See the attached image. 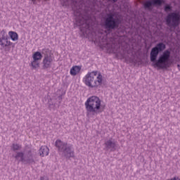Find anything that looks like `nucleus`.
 Listing matches in <instances>:
<instances>
[{
  "instance_id": "16",
  "label": "nucleus",
  "mask_w": 180,
  "mask_h": 180,
  "mask_svg": "<svg viewBox=\"0 0 180 180\" xmlns=\"http://www.w3.org/2000/svg\"><path fill=\"white\" fill-rule=\"evenodd\" d=\"M56 98H49L48 100V105H49V108L50 109V110H54V109H56Z\"/></svg>"
},
{
  "instance_id": "18",
  "label": "nucleus",
  "mask_w": 180,
  "mask_h": 180,
  "mask_svg": "<svg viewBox=\"0 0 180 180\" xmlns=\"http://www.w3.org/2000/svg\"><path fill=\"white\" fill-rule=\"evenodd\" d=\"M87 22L88 21L84 18L80 20L77 19L76 20V23L78 26H84V25H86Z\"/></svg>"
},
{
  "instance_id": "14",
  "label": "nucleus",
  "mask_w": 180,
  "mask_h": 180,
  "mask_svg": "<svg viewBox=\"0 0 180 180\" xmlns=\"http://www.w3.org/2000/svg\"><path fill=\"white\" fill-rule=\"evenodd\" d=\"M14 158H15L16 161H18V162L24 163L25 153L23 152H17Z\"/></svg>"
},
{
  "instance_id": "13",
  "label": "nucleus",
  "mask_w": 180,
  "mask_h": 180,
  "mask_svg": "<svg viewBox=\"0 0 180 180\" xmlns=\"http://www.w3.org/2000/svg\"><path fill=\"white\" fill-rule=\"evenodd\" d=\"M79 72H81V66H78V65L73 66L70 71V74L72 77H75V75H78Z\"/></svg>"
},
{
  "instance_id": "9",
  "label": "nucleus",
  "mask_w": 180,
  "mask_h": 180,
  "mask_svg": "<svg viewBox=\"0 0 180 180\" xmlns=\"http://www.w3.org/2000/svg\"><path fill=\"white\" fill-rule=\"evenodd\" d=\"M36 155L33 153L32 150H30L24 156V163L23 164H36V160H34Z\"/></svg>"
},
{
  "instance_id": "29",
  "label": "nucleus",
  "mask_w": 180,
  "mask_h": 180,
  "mask_svg": "<svg viewBox=\"0 0 180 180\" xmlns=\"http://www.w3.org/2000/svg\"><path fill=\"white\" fill-rule=\"evenodd\" d=\"M32 2H35L36 0H32Z\"/></svg>"
},
{
  "instance_id": "28",
  "label": "nucleus",
  "mask_w": 180,
  "mask_h": 180,
  "mask_svg": "<svg viewBox=\"0 0 180 180\" xmlns=\"http://www.w3.org/2000/svg\"><path fill=\"white\" fill-rule=\"evenodd\" d=\"M79 19H81V15H79Z\"/></svg>"
},
{
  "instance_id": "15",
  "label": "nucleus",
  "mask_w": 180,
  "mask_h": 180,
  "mask_svg": "<svg viewBox=\"0 0 180 180\" xmlns=\"http://www.w3.org/2000/svg\"><path fill=\"white\" fill-rule=\"evenodd\" d=\"M8 36L12 41H18V40H19V34H18L16 32L9 31Z\"/></svg>"
},
{
  "instance_id": "20",
  "label": "nucleus",
  "mask_w": 180,
  "mask_h": 180,
  "mask_svg": "<svg viewBox=\"0 0 180 180\" xmlns=\"http://www.w3.org/2000/svg\"><path fill=\"white\" fill-rule=\"evenodd\" d=\"M22 146L18 143H13L11 146V150H13V151H16L18 150H20Z\"/></svg>"
},
{
  "instance_id": "6",
  "label": "nucleus",
  "mask_w": 180,
  "mask_h": 180,
  "mask_svg": "<svg viewBox=\"0 0 180 180\" xmlns=\"http://www.w3.org/2000/svg\"><path fill=\"white\" fill-rule=\"evenodd\" d=\"M164 50H165V44L163 43L158 44L157 46L153 48L150 51V61L152 63H155V60H157L159 53Z\"/></svg>"
},
{
  "instance_id": "3",
  "label": "nucleus",
  "mask_w": 180,
  "mask_h": 180,
  "mask_svg": "<svg viewBox=\"0 0 180 180\" xmlns=\"http://www.w3.org/2000/svg\"><path fill=\"white\" fill-rule=\"evenodd\" d=\"M55 146L57 147L58 151L62 153V156L67 160H70V158H74V157H75L72 145H68V143L58 139L55 142Z\"/></svg>"
},
{
  "instance_id": "17",
  "label": "nucleus",
  "mask_w": 180,
  "mask_h": 180,
  "mask_svg": "<svg viewBox=\"0 0 180 180\" xmlns=\"http://www.w3.org/2000/svg\"><path fill=\"white\" fill-rule=\"evenodd\" d=\"M32 58L35 61H40L43 58V55H41V53L37 51L33 53Z\"/></svg>"
},
{
  "instance_id": "5",
  "label": "nucleus",
  "mask_w": 180,
  "mask_h": 180,
  "mask_svg": "<svg viewBox=\"0 0 180 180\" xmlns=\"http://www.w3.org/2000/svg\"><path fill=\"white\" fill-rule=\"evenodd\" d=\"M179 14L176 13L169 14L166 18L167 26H172L173 27L178 26V25H179Z\"/></svg>"
},
{
  "instance_id": "21",
  "label": "nucleus",
  "mask_w": 180,
  "mask_h": 180,
  "mask_svg": "<svg viewBox=\"0 0 180 180\" xmlns=\"http://www.w3.org/2000/svg\"><path fill=\"white\" fill-rule=\"evenodd\" d=\"M163 0H152V3L153 5H162Z\"/></svg>"
},
{
  "instance_id": "11",
  "label": "nucleus",
  "mask_w": 180,
  "mask_h": 180,
  "mask_svg": "<svg viewBox=\"0 0 180 180\" xmlns=\"http://www.w3.org/2000/svg\"><path fill=\"white\" fill-rule=\"evenodd\" d=\"M104 145L106 150H110V151H116V143L112 141V139L105 141Z\"/></svg>"
},
{
  "instance_id": "23",
  "label": "nucleus",
  "mask_w": 180,
  "mask_h": 180,
  "mask_svg": "<svg viewBox=\"0 0 180 180\" xmlns=\"http://www.w3.org/2000/svg\"><path fill=\"white\" fill-rule=\"evenodd\" d=\"M63 95H65V92L57 97V99L59 101V105L61 103V101H63Z\"/></svg>"
},
{
  "instance_id": "25",
  "label": "nucleus",
  "mask_w": 180,
  "mask_h": 180,
  "mask_svg": "<svg viewBox=\"0 0 180 180\" xmlns=\"http://www.w3.org/2000/svg\"><path fill=\"white\" fill-rule=\"evenodd\" d=\"M169 180H180L179 177L175 176L174 177L170 179Z\"/></svg>"
},
{
  "instance_id": "4",
  "label": "nucleus",
  "mask_w": 180,
  "mask_h": 180,
  "mask_svg": "<svg viewBox=\"0 0 180 180\" xmlns=\"http://www.w3.org/2000/svg\"><path fill=\"white\" fill-rule=\"evenodd\" d=\"M169 57H171V52L169 51H165L153 64V67L160 69L167 68V64L169 61Z\"/></svg>"
},
{
  "instance_id": "12",
  "label": "nucleus",
  "mask_w": 180,
  "mask_h": 180,
  "mask_svg": "<svg viewBox=\"0 0 180 180\" xmlns=\"http://www.w3.org/2000/svg\"><path fill=\"white\" fill-rule=\"evenodd\" d=\"M49 152L50 149H49L47 146H42L39 150V154L40 157H44L45 155H47Z\"/></svg>"
},
{
  "instance_id": "19",
  "label": "nucleus",
  "mask_w": 180,
  "mask_h": 180,
  "mask_svg": "<svg viewBox=\"0 0 180 180\" xmlns=\"http://www.w3.org/2000/svg\"><path fill=\"white\" fill-rule=\"evenodd\" d=\"M31 65H32V68H39L40 63H39V60H33L31 62Z\"/></svg>"
},
{
  "instance_id": "10",
  "label": "nucleus",
  "mask_w": 180,
  "mask_h": 180,
  "mask_svg": "<svg viewBox=\"0 0 180 180\" xmlns=\"http://www.w3.org/2000/svg\"><path fill=\"white\" fill-rule=\"evenodd\" d=\"M53 60L54 56L52 53H47L46 55H45L43 60L44 68H50V67H51V63H53Z\"/></svg>"
},
{
  "instance_id": "8",
  "label": "nucleus",
  "mask_w": 180,
  "mask_h": 180,
  "mask_svg": "<svg viewBox=\"0 0 180 180\" xmlns=\"http://www.w3.org/2000/svg\"><path fill=\"white\" fill-rule=\"evenodd\" d=\"M118 22V19H114L113 15H110L105 20V27L107 29H115V27H117L119 25Z\"/></svg>"
},
{
  "instance_id": "22",
  "label": "nucleus",
  "mask_w": 180,
  "mask_h": 180,
  "mask_svg": "<svg viewBox=\"0 0 180 180\" xmlns=\"http://www.w3.org/2000/svg\"><path fill=\"white\" fill-rule=\"evenodd\" d=\"M153 2L148 1L144 3L143 6L144 8H151V6H153Z\"/></svg>"
},
{
  "instance_id": "2",
  "label": "nucleus",
  "mask_w": 180,
  "mask_h": 180,
  "mask_svg": "<svg viewBox=\"0 0 180 180\" xmlns=\"http://www.w3.org/2000/svg\"><path fill=\"white\" fill-rule=\"evenodd\" d=\"M103 77L101 72L93 71L88 72L83 78V82L90 88H97L102 85Z\"/></svg>"
},
{
  "instance_id": "26",
  "label": "nucleus",
  "mask_w": 180,
  "mask_h": 180,
  "mask_svg": "<svg viewBox=\"0 0 180 180\" xmlns=\"http://www.w3.org/2000/svg\"><path fill=\"white\" fill-rule=\"evenodd\" d=\"M40 180H48L47 178L42 176L40 178Z\"/></svg>"
},
{
  "instance_id": "24",
  "label": "nucleus",
  "mask_w": 180,
  "mask_h": 180,
  "mask_svg": "<svg viewBox=\"0 0 180 180\" xmlns=\"http://www.w3.org/2000/svg\"><path fill=\"white\" fill-rule=\"evenodd\" d=\"M165 12H168V11H171V6H166L165 7Z\"/></svg>"
},
{
  "instance_id": "7",
  "label": "nucleus",
  "mask_w": 180,
  "mask_h": 180,
  "mask_svg": "<svg viewBox=\"0 0 180 180\" xmlns=\"http://www.w3.org/2000/svg\"><path fill=\"white\" fill-rule=\"evenodd\" d=\"M13 43H12L8 39V34L5 30L0 31V46L3 48L9 47V46H12Z\"/></svg>"
},
{
  "instance_id": "30",
  "label": "nucleus",
  "mask_w": 180,
  "mask_h": 180,
  "mask_svg": "<svg viewBox=\"0 0 180 180\" xmlns=\"http://www.w3.org/2000/svg\"><path fill=\"white\" fill-rule=\"evenodd\" d=\"M178 67H179V65H178Z\"/></svg>"
},
{
  "instance_id": "27",
  "label": "nucleus",
  "mask_w": 180,
  "mask_h": 180,
  "mask_svg": "<svg viewBox=\"0 0 180 180\" xmlns=\"http://www.w3.org/2000/svg\"><path fill=\"white\" fill-rule=\"evenodd\" d=\"M111 2H116L117 0H109Z\"/></svg>"
},
{
  "instance_id": "1",
  "label": "nucleus",
  "mask_w": 180,
  "mask_h": 180,
  "mask_svg": "<svg viewBox=\"0 0 180 180\" xmlns=\"http://www.w3.org/2000/svg\"><path fill=\"white\" fill-rule=\"evenodd\" d=\"M101 98L96 96H92L89 97L86 101L84 103V105L86 111V116H96L99 113H102L101 110Z\"/></svg>"
}]
</instances>
